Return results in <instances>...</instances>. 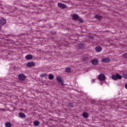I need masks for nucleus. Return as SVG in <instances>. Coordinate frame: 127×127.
<instances>
[{
	"instance_id": "1",
	"label": "nucleus",
	"mask_w": 127,
	"mask_h": 127,
	"mask_svg": "<svg viewBox=\"0 0 127 127\" xmlns=\"http://www.w3.org/2000/svg\"><path fill=\"white\" fill-rule=\"evenodd\" d=\"M122 78H123V76L119 74V73H117L116 74H112V78L115 81H117V80H121Z\"/></svg>"
},
{
	"instance_id": "2",
	"label": "nucleus",
	"mask_w": 127,
	"mask_h": 127,
	"mask_svg": "<svg viewBox=\"0 0 127 127\" xmlns=\"http://www.w3.org/2000/svg\"><path fill=\"white\" fill-rule=\"evenodd\" d=\"M98 78L99 81H105L106 80V76L104 73H101L98 75Z\"/></svg>"
},
{
	"instance_id": "3",
	"label": "nucleus",
	"mask_w": 127,
	"mask_h": 127,
	"mask_svg": "<svg viewBox=\"0 0 127 127\" xmlns=\"http://www.w3.org/2000/svg\"><path fill=\"white\" fill-rule=\"evenodd\" d=\"M18 78L20 81H24V80H25V75L23 74H20L18 75Z\"/></svg>"
},
{
	"instance_id": "4",
	"label": "nucleus",
	"mask_w": 127,
	"mask_h": 127,
	"mask_svg": "<svg viewBox=\"0 0 127 127\" xmlns=\"http://www.w3.org/2000/svg\"><path fill=\"white\" fill-rule=\"evenodd\" d=\"M56 79L59 82V83H60L62 85V86H63V80L62 79V77L60 76H57L56 77Z\"/></svg>"
},
{
	"instance_id": "5",
	"label": "nucleus",
	"mask_w": 127,
	"mask_h": 127,
	"mask_svg": "<svg viewBox=\"0 0 127 127\" xmlns=\"http://www.w3.org/2000/svg\"><path fill=\"white\" fill-rule=\"evenodd\" d=\"M91 63L92 65H98L99 64V60L94 59L91 60Z\"/></svg>"
},
{
	"instance_id": "6",
	"label": "nucleus",
	"mask_w": 127,
	"mask_h": 127,
	"mask_svg": "<svg viewBox=\"0 0 127 127\" xmlns=\"http://www.w3.org/2000/svg\"><path fill=\"white\" fill-rule=\"evenodd\" d=\"M101 61L103 63H109V62H111V59L109 58H103L101 59Z\"/></svg>"
},
{
	"instance_id": "7",
	"label": "nucleus",
	"mask_w": 127,
	"mask_h": 127,
	"mask_svg": "<svg viewBox=\"0 0 127 127\" xmlns=\"http://www.w3.org/2000/svg\"><path fill=\"white\" fill-rule=\"evenodd\" d=\"M6 23V20H5V19L1 18L0 19V24L1 25H4V24H5Z\"/></svg>"
},
{
	"instance_id": "8",
	"label": "nucleus",
	"mask_w": 127,
	"mask_h": 127,
	"mask_svg": "<svg viewBox=\"0 0 127 127\" xmlns=\"http://www.w3.org/2000/svg\"><path fill=\"white\" fill-rule=\"evenodd\" d=\"M72 19L73 20H78L79 19V15H78L77 14H73Z\"/></svg>"
},
{
	"instance_id": "9",
	"label": "nucleus",
	"mask_w": 127,
	"mask_h": 127,
	"mask_svg": "<svg viewBox=\"0 0 127 127\" xmlns=\"http://www.w3.org/2000/svg\"><path fill=\"white\" fill-rule=\"evenodd\" d=\"M27 67H33L35 66V64L33 62H29L26 64Z\"/></svg>"
},
{
	"instance_id": "10",
	"label": "nucleus",
	"mask_w": 127,
	"mask_h": 127,
	"mask_svg": "<svg viewBox=\"0 0 127 127\" xmlns=\"http://www.w3.org/2000/svg\"><path fill=\"white\" fill-rule=\"evenodd\" d=\"M25 58L27 60H31V59L33 58V57L31 55H28L26 56Z\"/></svg>"
},
{
	"instance_id": "11",
	"label": "nucleus",
	"mask_w": 127,
	"mask_h": 127,
	"mask_svg": "<svg viewBox=\"0 0 127 127\" xmlns=\"http://www.w3.org/2000/svg\"><path fill=\"white\" fill-rule=\"evenodd\" d=\"M95 50L96 52H101L102 51V47H97L96 48H95Z\"/></svg>"
},
{
	"instance_id": "12",
	"label": "nucleus",
	"mask_w": 127,
	"mask_h": 127,
	"mask_svg": "<svg viewBox=\"0 0 127 127\" xmlns=\"http://www.w3.org/2000/svg\"><path fill=\"white\" fill-rule=\"evenodd\" d=\"M58 6L61 8H64V4L59 2L58 3Z\"/></svg>"
},
{
	"instance_id": "13",
	"label": "nucleus",
	"mask_w": 127,
	"mask_h": 127,
	"mask_svg": "<svg viewBox=\"0 0 127 127\" xmlns=\"http://www.w3.org/2000/svg\"><path fill=\"white\" fill-rule=\"evenodd\" d=\"M78 48H80V49H84V48H85V45H84L83 44H79Z\"/></svg>"
},
{
	"instance_id": "14",
	"label": "nucleus",
	"mask_w": 127,
	"mask_h": 127,
	"mask_svg": "<svg viewBox=\"0 0 127 127\" xmlns=\"http://www.w3.org/2000/svg\"><path fill=\"white\" fill-rule=\"evenodd\" d=\"M5 127H11V123L10 122H6L5 123Z\"/></svg>"
},
{
	"instance_id": "15",
	"label": "nucleus",
	"mask_w": 127,
	"mask_h": 127,
	"mask_svg": "<svg viewBox=\"0 0 127 127\" xmlns=\"http://www.w3.org/2000/svg\"><path fill=\"white\" fill-rule=\"evenodd\" d=\"M19 117H20V118H25V114H24V113H22L21 112L19 113Z\"/></svg>"
},
{
	"instance_id": "16",
	"label": "nucleus",
	"mask_w": 127,
	"mask_h": 127,
	"mask_svg": "<svg viewBox=\"0 0 127 127\" xmlns=\"http://www.w3.org/2000/svg\"><path fill=\"white\" fill-rule=\"evenodd\" d=\"M34 126H35V127H38V126H39V122H38V121H35L34 122Z\"/></svg>"
},
{
	"instance_id": "17",
	"label": "nucleus",
	"mask_w": 127,
	"mask_h": 127,
	"mask_svg": "<svg viewBox=\"0 0 127 127\" xmlns=\"http://www.w3.org/2000/svg\"><path fill=\"white\" fill-rule=\"evenodd\" d=\"M95 18H97V19H98L99 20H100V19H102V17L101 15H96L95 16Z\"/></svg>"
},
{
	"instance_id": "18",
	"label": "nucleus",
	"mask_w": 127,
	"mask_h": 127,
	"mask_svg": "<svg viewBox=\"0 0 127 127\" xmlns=\"http://www.w3.org/2000/svg\"><path fill=\"white\" fill-rule=\"evenodd\" d=\"M49 80H53L54 79V76L52 74L49 75Z\"/></svg>"
},
{
	"instance_id": "19",
	"label": "nucleus",
	"mask_w": 127,
	"mask_h": 127,
	"mask_svg": "<svg viewBox=\"0 0 127 127\" xmlns=\"http://www.w3.org/2000/svg\"><path fill=\"white\" fill-rule=\"evenodd\" d=\"M82 116L83 117V118H85L86 119H87V118H88V113L84 112Z\"/></svg>"
},
{
	"instance_id": "20",
	"label": "nucleus",
	"mask_w": 127,
	"mask_h": 127,
	"mask_svg": "<svg viewBox=\"0 0 127 127\" xmlns=\"http://www.w3.org/2000/svg\"><path fill=\"white\" fill-rule=\"evenodd\" d=\"M65 72L67 73H70V72H71V68L70 67H66L65 68Z\"/></svg>"
},
{
	"instance_id": "21",
	"label": "nucleus",
	"mask_w": 127,
	"mask_h": 127,
	"mask_svg": "<svg viewBox=\"0 0 127 127\" xmlns=\"http://www.w3.org/2000/svg\"><path fill=\"white\" fill-rule=\"evenodd\" d=\"M123 77L125 78V79H127V73H124L123 74Z\"/></svg>"
},
{
	"instance_id": "22",
	"label": "nucleus",
	"mask_w": 127,
	"mask_h": 127,
	"mask_svg": "<svg viewBox=\"0 0 127 127\" xmlns=\"http://www.w3.org/2000/svg\"><path fill=\"white\" fill-rule=\"evenodd\" d=\"M46 75H47L46 73H43L40 75V77L41 78H43V77H46Z\"/></svg>"
},
{
	"instance_id": "23",
	"label": "nucleus",
	"mask_w": 127,
	"mask_h": 127,
	"mask_svg": "<svg viewBox=\"0 0 127 127\" xmlns=\"http://www.w3.org/2000/svg\"><path fill=\"white\" fill-rule=\"evenodd\" d=\"M78 19H79V21L80 22H81V23H83V22H84V21L83 20V19H82V18H78Z\"/></svg>"
},
{
	"instance_id": "24",
	"label": "nucleus",
	"mask_w": 127,
	"mask_h": 127,
	"mask_svg": "<svg viewBox=\"0 0 127 127\" xmlns=\"http://www.w3.org/2000/svg\"><path fill=\"white\" fill-rule=\"evenodd\" d=\"M68 106L71 107L72 108V107H74V105H73V103H70L68 104Z\"/></svg>"
},
{
	"instance_id": "25",
	"label": "nucleus",
	"mask_w": 127,
	"mask_h": 127,
	"mask_svg": "<svg viewBox=\"0 0 127 127\" xmlns=\"http://www.w3.org/2000/svg\"><path fill=\"white\" fill-rule=\"evenodd\" d=\"M124 58L127 59V53L124 54Z\"/></svg>"
},
{
	"instance_id": "26",
	"label": "nucleus",
	"mask_w": 127,
	"mask_h": 127,
	"mask_svg": "<svg viewBox=\"0 0 127 127\" xmlns=\"http://www.w3.org/2000/svg\"><path fill=\"white\" fill-rule=\"evenodd\" d=\"M83 60H84V61H87V60H88V58H84L83 59Z\"/></svg>"
},
{
	"instance_id": "27",
	"label": "nucleus",
	"mask_w": 127,
	"mask_h": 127,
	"mask_svg": "<svg viewBox=\"0 0 127 127\" xmlns=\"http://www.w3.org/2000/svg\"><path fill=\"white\" fill-rule=\"evenodd\" d=\"M125 88L127 89V83L125 84Z\"/></svg>"
},
{
	"instance_id": "28",
	"label": "nucleus",
	"mask_w": 127,
	"mask_h": 127,
	"mask_svg": "<svg viewBox=\"0 0 127 127\" xmlns=\"http://www.w3.org/2000/svg\"><path fill=\"white\" fill-rule=\"evenodd\" d=\"M66 7H67V6H66V5H64V8H66Z\"/></svg>"
},
{
	"instance_id": "29",
	"label": "nucleus",
	"mask_w": 127,
	"mask_h": 127,
	"mask_svg": "<svg viewBox=\"0 0 127 127\" xmlns=\"http://www.w3.org/2000/svg\"><path fill=\"white\" fill-rule=\"evenodd\" d=\"M1 30V27L0 26V31Z\"/></svg>"
}]
</instances>
